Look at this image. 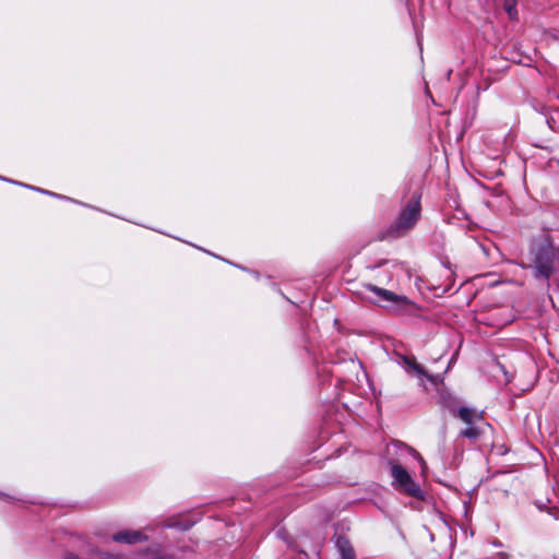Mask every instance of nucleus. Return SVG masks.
I'll list each match as a JSON object with an SVG mask.
<instances>
[{"mask_svg":"<svg viewBox=\"0 0 559 559\" xmlns=\"http://www.w3.org/2000/svg\"><path fill=\"white\" fill-rule=\"evenodd\" d=\"M389 455H396V459L390 457L389 464L391 466L392 486L400 492L417 499H424L425 492L420 486L413 479L411 474L400 463L406 456H413L418 460L425 473L426 462L421 455L407 444L393 441L386 447Z\"/></svg>","mask_w":559,"mask_h":559,"instance_id":"nucleus-1","label":"nucleus"},{"mask_svg":"<svg viewBox=\"0 0 559 559\" xmlns=\"http://www.w3.org/2000/svg\"><path fill=\"white\" fill-rule=\"evenodd\" d=\"M421 215L420 195L413 194L403 204L395 221L388 227L385 237L396 239L406 236L418 223Z\"/></svg>","mask_w":559,"mask_h":559,"instance_id":"nucleus-2","label":"nucleus"},{"mask_svg":"<svg viewBox=\"0 0 559 559\" xmlns=\"http://www.w3.org/2000/svg\"><path fill=\"white\" fill-rule=\"evenodd\" d=\"M558 264L559 260L554 248L550 245H540L535 252L534 264H522V266L533 269L535 278L548 281L557 270Z\"/></svg>","mask_w":559,"mask_h":559,"instance_id":"nucleus-3","label":"nucleus"},{"mask_svg":"<svg viewBox=\"0 0 559 559\" xmlns=\"http://www.w3.org/2000/svg\"><path fill=\"white\" fill-rule=\"evenodd\" d=\"M365 288L367 292L373 294V297L366 296V298H368L371 302L381 306H386V304L393 305L396 306L397 308H402L411 304L406 297L399 296L391 290L380 288L371 284L366 285Z\"/></svg>","mask_w":559,"mask_h":559,"instance_id":"nucleus-4","label":"nucleus"},{"mask_svg":"<svg viewBox=\"0 0 559 559\" xmlns=\"http://www.w3.org/2000/svg\"><path fill=\"white\" fill-rule=\"evenodd\" d=\"M457 416L465 425L479 424L484 420V412H479L474 407L462 406L455 412Z\"/></svg>","mask_w":559,"mask_h":559,"instance_id":"nucleus-5","label":"nucleus"},{"mask_svg":"<svg viewBox=\"0 0 559 559\" xmlns=\"http://www.w3.org/2000/svg\"><path fill=\"white\" fill-rule=\"evenodd\" d=\"M147 537L139 531H121L112 535V540L123 544H138L145 542Z\"/></svg>","mask_w":559,"mask_h":559,"instance_id":"nucleus-6","label":"nucleus"},{"mask_svg":"<svg viewBox=\"0 0 559 559\" xmlns=\"http://www.w3.org/2000/svg\"><path fill=\"white\" fill-rule=\"evenodd\" d=\"M401 365L404 367V369L408 373L413 372L414 374H416L418 377H426L430 381L435 380L433 377H430L426 373L424 367L421 365H419L414 357L402 356Z\"/></svg>","mask_w":559,"mask_h":559,"instance_id":"nucleus-7","label":"nucleus"},{"mask_svg":"<svg viewBox=\"0 0 559 559\" xmlns=\"http://www.w3.org/2000/svg\"><path fill=\"white\" fill-rule=\"evenodd\" d=\"M480 435H481V430L478 427V424H472V425L468 424V425H466L465 429H462L460 431V436L462 438H466L472 441H476L477 439H479Z\"/></svg>","mask_w":559,"mask_h":559,"instance_id":"nucleus-8","label":"nucleus"},{"mask_svg":"<svg viewBox=\"0 0 559 559\" xmlns=\"http://www.w3.org/2000/svg\"><path fill=\"white\" fill-rule=\"evenodd\" d=\"M336 545L341 554V559H356L352 546L345 538H338Z\"/></svg>","mask_w":559,"mask_h":559,"instance_id":"nucleus-9","label":"nucleus"},{"mask_svg":"<svg viewBox=\"0 0 559 559\" xmlns=\"http://www.w3.org/2000/svg\"><path fill=\"white\" fill-rule=\"evenodd\" d=\"M503 9L511 20L518 19L516 0H503Z\"/></svg>","mask_w":559,"mask_h":559,"instance_id":"nucleus-10","label":"nucleus"},{"mask_svg":"<svg viewBox=\"0 0 559 559\" xmlns=\"http://www.w3.org/2000/svg\"><path fill=\"white\" fill-rule=\"evenodd\" d=\"M2 180L4 181H9V182H12V183H15V185H21L23 187H26L28 189H33L35 191H38L40 193H44V194H48V195H51V197H56V198H64L63 195H60V194H57L55 192H51V191H48V190H45V189H41V188H36V187H33V186H29V185H23L21 182H17V181H13V180H9L7 178H3Z\"/></svg>","mask_w":559,"mask_h":559,"instance_id":"nucleus-11","label":"nucleus"},{"mask_svg":"<svg viewBox=\"0 0 559 559\" xmlns=\"http://www.w3.org/2000/svg\"><path fill=\"white\" fill-rule=\"evenodd\" d=\"M2 180L4 181H9V182H12V183H15V185H21L23 187H26L28 189H33L35 191H38L40 193H44V194H48V195H51V197H56V198H64L63 195H60V194H57L55 192H51V191H48V190H45V189H41V188H36V187H33V186H29V185H23L21 182H17V181H13V180H9L7 178H3Z\"/></svg>","mask_w":559,"mask_h":559,"instance_id":"nucleus-12","label":"nucleus"},{"mask_svg":"<svg viewBox=\"0 0 559 559\" xmlns=\"http://www.w3.org/2000/svg\"><path fill=\"white\" fill-rule=\"evenodd\" d=\"M497 558H498V559H509V558H510V556H509L507 552H499V554L497 555Z\"/></svg>","mask_w":559,"mask_h":559,"instance_id":"nucleus-13","label":"nucleus"},{"mask_svg":"<svg viewBox=\"0 0 559 559\" xmlns=\"http://www.w3.org/2000/svg\"><path fill=\"white\" fill-rule=\"evenodd\" d=\"M64 559H80L76 555L69 554Z\"/></svg>","mask_w":559,"mask_h":559,"instance_id":"nucleus-14","label":"nucleus"},{"mask_svg":"<svg viewBox=\"0 0 559 559\" xmlns=\"http://www.w3.org/2000/svg\"><path fill=\"white\" fill-rule=\"evenodd\" d=\"M64 200L72 201V203H75V200H72L71 198L64 197Z\"/></svg>","mask_w":559,"mask_h":559,"instance_id":"nucleus-15","label":"nucleus"},{"mask_svg":"<svg viewBox=\"0 0 559 559\" xmlns=\"http://www.w3.org/2000/svg\"><path fill=\"white\" fill-rule=\"evenodd\" d=\"M493 545L495 546H501V543L500 542H495Z\"/></svg>","mask_w":559,"mask_h":559,"instance_id":"nucleus-16","label":"nucleus"},{"mask_svg":"<svg viewBox=\"0 0 559 559\" xmlns=\"http://www.w3.org/2000/svg\"><path fill=\"white\" fill-rule=\"evenodd\" d=\"M0 497H7V496H5V495H3V493H0Z\"/></svg>","mask_w":559,"mask_h":559,"instance_id":"nucleus-17","label":"nucleus"},{"mask_svg":"<svg viewBox=\"0 0 559 559\" xmlns=\"http://www.w3.org/2000/svg\"><path fill=\"white\" fill-rule=\"evenodd\" d=\"M0 179H3V177L0 176Z\"/></svg>","mask_w":559,"mask_h":559,"instance_id":"nucleus-18","label":"nucleus"}]
</instances>
